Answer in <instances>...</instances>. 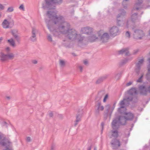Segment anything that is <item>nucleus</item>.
I'll return each instance as SVG.
<instances>
[{"instance_id":"nucleus-1","label":"nucleus","mask_w":150,"mask_h":150,"mask_svg":"<svg viewBox=\"0 0 150 150\" xmlns=\"http://www.w3.org/2000/svg\"><path fill=\"white\" fill-rule=\"evenodd\" d=\"M70 25L68 22L65 21L63 24L55 29L53 33L55 36H58L61 34L67 35V38L71 40H75L77 34L75 30L70 28Z\"/></svg>"},{"instance_id":"nucleus-2","label":"nucleus","mask_w":150,"mask_h":150,"mask_svg":"<svg viewBox=\"0 0 150 150\" xmlns=\"http://www.w3.org/2000/svg\"><path fill=\"white\" fill-rule=\"evenodd\" d=\"M57 14L56 12L54 11H47V15L48 18L53 21L54 24L57 25V26L55 29L62 24L65 21L63 16L60 15L57 16Z\"/></svg>"},{"instance_id":"nucleus-3","label":"nucleus","mask_w":150,"mask_h":150,"mask_svg":"<svg viewBox=\"0 0 150 150\" xmlns=\"http://www.w3.org/2000/svg\"><path fill=\"white\" fill-rule=\"evenodd\" d=\"M45 4H42V8L44 9L46 8H51L52 4L59 5L62 2L63 0H45Z\"/></svg>"},{"instance_id":"nucleus-4","label":"nucleus","mask_w":150,"mask_h":150,"mask_svg":"<svg viewBox=\"0 0 150 150\" xmlns=\"http://www.w3.org/2000/svg\"><path fill=\"white\" fill-rule=\"evenodd\" d=\"M132 29L133 31V37L134 39L137 40H141L145 36V34L142 30L135 29L132 28Z\"/></svg>"},{"instance_id":"nucleus-5","label":"nucleus","mask_w":150,"mask_h":150,"mask_svg":"<svg viewBox=\"0 0 150 150\" xmlns=\"http://www.w3.org/2000/svg\"><path fill=\"white\" fill-rule=\"evenodd\" d=\"M14 57V55L12 53H8L6 54L2 52H0V61L4 62L8 59H12Z\"/></svg>"},{"instance_id":"nucleus-6","label":"nucleus","mask_w":150,"mask_h":150,"mask_svg":"<svg viewBox=\"0 0 150 150\" xmlns=\"http://www.w3.org/2000/svg\"><path fill=\"white\" fill-rule=\"evenodd\" d=\"M1 25L4 28H11L14 25V21L10 17L8 19H5L2 22Z\"/></svg>"},{"instance_id":"nucleus-7","label":"nucleus","mask_w":150,"mask_h":150,"mask_svg":"<svg viewBox=\"0 0 150 150\" xmlns=\"http://www.w3.org/2000/svg\"><path fill=\"white\" fill-rule=\"evenodd\" d=\"M120 13L118 14L117 17V25L120 26L122 23V21L120 19V18H122L125 15L126 12L123 9H120L119 10Z\"/></svg>"},{"instance_id":"nucleus-8","label":"nucleus","mask_w":150,"mask_h":150,"mask_svg":"<svg viewBox=\"0 0 150 150\" xmlns=\"http://www.w3.org/2000/svg\"><path fill=\"white\" fill-rule=\"evenodd\" d=\"M109 32L110 36L114 37L119 35L120 31L119 28L116 26H113L110 28Z\"/></svg>"},{"instance_id":"nucleus-9","label":"nucleus","mask_w":150,"mask_h":150,"mask_svg":"<svg viewBox=\"0 0 150 150\" xmlns=\"http://www.w3.org/2000/svg\"><path fill=\"white\" fill-rule=\"evenodd\" d=\"M111 144L114 149H118V147L120 146L121 145L119 140L116 138L112 140Z\"/></svg>"},{"instance_id":"nucleus-10","label":"nucleus","mask_w":150,"mask_h":150,"mask_svg":"<svg viewBox=\"0 0 150 150\" xmlns=\"http://www.w3.org/2000/svg\"><path fill=\"white\" fill-rule=\"evenodd\" d=\"M38 30L35 28H33L31 32V35L30 38V40L33 42L37 40L36 35L38 33Z\"/></svg>"},{"instance_id":"nucleus-11","label":"nucleus","mask_w":150,"mask_h":150,"mask_svg":"<svg viewBox=\"0 0 150 150\" xmlns=\"http://www.w3.org/2000/svg\"><path fill=\"white\" fill-rule=\"evenodd\" d=\"M126 103V102L125 100L123 99L121 100L119 104L120 105V107L118 109V111L121 113H125V110H126V108L125 106V103Z\"/></svg>"},{"instance_id":"nucleus-12","label":"nucleus","mask_w":150,"mask_h":150,"mask_svg":"<svg viewBox=\"0 0 150 150\" xmlns=\"http://www.w3.org/2000/svg\"><path fill=\"white\" fill-rule=\"evenodd\" d=\"M83 114V111L81 110V111H79V112L76 115V120L74 121V126L76 127L81 120V118L82 117Z\"/></svg>"},{"instance_id":"nucleus-13","label":"nucleus","mask_w":150,"mask_h":150,"mask_svg":"<svg viewBox=\"0 0 150 150\" xmlns=\"http://www.w3.org/2000/svg\"><path fill=\"white\" fill-rule=\"evenodd\" d=\"M120 124L116 118L113 120L112 122L111 126L113 129L117 130L119 128Z\"/></svg>"},{"instance_id":"nucleus-14","label":"nucleus","mask_w":150,"mask_h":150,"mask_svg":"<svg viewBox=\"0 0 150 150\" xmlns=\"http://www.w3.org/2000/svg\"><path fill=\"white\" fill-rule=\"evenodd\" d=\"M101 40L103 42H107L110 38V36L108 33H104L102 35H99Z\"/></svg>"},{"instance_id":"nucleus-15","label":"nucleus","mask_w":150,"mask_h":150,"mask_svg":"<svg viewBox=\"0 0 150 150\" xmlns=\"http://www.w3.org/2000/svg\"><path fill=\"white\" fill-rule=\"evenodd\" d=\"M92 28H91L89 27H86L82 28L81 31L83 33L89 35L92 33Z\"/></svg>"},{"instance_id":"nucleus-16","label":"nucleus","mask_w":150,"mask_h":150,"mask_svg":"<svg viewBox=\"0 0 150 150\" xmlns=\"http://www.w3.org/2000/svg\"><path fill=\"white\" fill-rule=\"evenodd\" d=\"M129 95H131L134 97L136 99H137V92L136 89L135 88H132L129 90L128 91Z\"/></svg>"},{"instance_id":"nucleus-17","label":"nucleus","mask_w":150,"mask_h":150,"mask_svg":"<svg viewBox=\"0 0 150 150\" xmlns=\"http://www.w3.org/2000/svg\"><path fill=\"white\" fill-rule=\"evenodd\" d=\"M135 1L136 3L134 5L133 11L135 10H137L140 8L141 5L143 2V0H135Z\"/></svg>"},{"instance_id":"nucleus-18","label":"nucleus","mask_w":150,"mask_h":150,"mask_svg":"<svg viewBox=\"0 0 150 150\" xmlns=\"http://www.w3.org/2000/svg\"><path fill=\"white\" fill-rule=\"evenodd\" d=\"M10 142L5 138H4L0 141V144L2 146H6V148L8 147V146H10Z\"/></svg>"},{"instance_id":"nucleus-19","label":"nucleus","mask_w":150,"mask_h":150,"mask_svg":"<svg viewBox=\"0 0 150 150\" xmlns=\"http://www.w3.org/2000/svg\"><path fill=\"white\" fill-rule=\"evenodd\" d=\"M139 88L141 94L144 96L147 95L148 91L145 86L141 85L139 87Z\"/></svg>"},{"instance_id":"nucleus-20","label":"nucleus","mask_w":150,"mask_h":150,"mask_svg":"<svg viewBox=\"0 0 150 150\" xmlns=\"http://www.w3.org/2000/svg\"><path fill=\"white\" fill-rule=\"evenodd\" d=\"M117 118L120 124L122 125H125L126 121L127 120L125 117L122 116H120L118 118Z\"/></svg>"},{"instance_id":"nucleus-21","label":"nucleus","mask_w":150,"mask_h":150,"mask_svg":"<svg viewBox=\"0 0 150 150\" xmlns=\"http://www.w3.org/2000/svg\"><path fill=\"white\" fill-rule=\"evenodd\" d=\"M11 33L12 35L13 36L16 40L18 42H19L20 40V38L18 35V31L16 30H11Z\"/></svg>"},{"instance_id":"nucleus-22","label":"nucleus","mask_w":150,"mask_h":150,"mask_svg":"<svg viewBox=\"0 0 150 150\" xmlns=\"http://www.w3.org/2000/svg\"><path fill=\"white\" fill-rule=\"evenodd\" d=\"M108 76V75L106 74L99 77L96 81V84H98L102 83L107 78Z\"/></svg>"},{"instance_id":"nucleus-23","label":"nucleus","mask_w":150,"mask_h":150,"mask_svg":"<svg viewBox=\"0 0 150 150\" xmlns=\"http://www.w3.org/2000/svg\"><path fill=\"white\" fill-rule=\"evenodd\" d=\"M121 113L126 115V116L125 117L127 120H132L134 117V115L133 114L130 112L127 113L126 110H125V113Z\"/></svg>"},{"instance_id":"nucleus-24","label":"nucleus","mask_w":150,"mask_h":150,"mask_svg":"<svg viewBox=\"0 0 150 150\" xmlns=\"http://www.w3.org/2000/svg\"><path fill=\"white\" fill-rule=\"evenodd\" d=\"M96 106L97 107V109L96 110V112L98 113L100 110L103 111L104 109L103 106H101L100 101H98L96 103Z\"/></svg>"},{"instance_id":"nucleus-25","label":"nucleus","mask_w":150,"mask_h":150,"mask_svg":"<svg viewBox=\"0 0 150 150\" xmlns=\"http://www.w3.org/2000/svg\"><path fill=\"white\" fill-rule=\"evenodd\" d=\"M133 99H136L134 97L130 95L126 96L124 100H125L126 102V103L129 104L130 101H132Z\"/></svg>"},{"instance_id":"nucleus-26","label":"nucleus","mask_w":150,"mask_h":150,"mask_svg":"<svg viewBox=\"0 0 150 150\" xmlns=\"http://www.w3.org/2000/svg\"><path fill=\"white\" fill-rule=\"evenodd\" d=\"M128 50L129 48H128L122 49L119 51V53L120 54H122L123 53H125L126 55H129V52L128 51Z\"/></svg>"},{"instance_id":"nucleus-27","label":"nucleus","mask_w":150,"mask_h":150,"mask_svg":"<svg viewBox=\"0 0 150 150\" xmlns=\"http://www.w3.org/2000/svg\"><path fill=\"white\" fill-rule=\"evenodd\" d=\"M85 39V37L82 36L80 34H77L76 39L78 40L79 43H82Z\"/></svg>"},{"instance_id":"nucleus-28","label":"nucleus","mask_w":150,"mask_h":150,"mask_svg":"<svg viewBox=\"0 0 150 150\" xmlns=\"http://www.w3.org/2000/svg\"><path fill=\"white\" fill-rule=\"evenodd\" d=\"M112 136L116 139L118 136V132L117 130L113 129L111 131Z\"/></svg>"},{"instance_id":"nucleus-29","label":"nucleus","mask_w":150,"mask_h":150,"mask_svg":"<svg viewBox=\"0 0 150 150\" xmlns=\"http://www.w3.org/2000/svg\"><path fill=\"white\" fill-rule=\"evenodd\" d=\"M132 59V57H129L128 58H125L122 60L120 62V64L121 65H123L126 63L128 61H131Z\"/></svg>"},{"instance_id":"nucleus-30","label":"nucleus","mask_w":150,"mask_h":150,"mask_svg":"<svg viewBox=\"0 0 150 150\" xmlns=\"http://www.w3.org/2000/svg\"><path fill=\"white\" fill-rule=\"evenodd\" d=\"M98 38L94 35L89 36L88 37V41L91 42L95 41Z\"/></svg>"},{"instance_id":"nucleus-31","label":"nucleus","mask_w":150,"mask_h":150,"mask_svg":"<svg viewBox=\"0 0 150 150\" xmlns=\"http://www.w3.org/2000/svg\"><path fill=\"white\" fill-rule=\"evenodd\" d=\"M137 13H135L132 14L131 16V19L133 22H135L136 20H137Z\"/></svg>"},{"instance_id":"nucleus-32","label":"nucleus","mask_w":150,"mask_h":150,"mask_svg":"<svg viewBox=\"0 0 150 150\" xmlns=\"http://www.w3.org/2000/svg\"><path fill=\"white\" fill-rule=\"evenodd\" d=\"M7 41L11 46L13 47L16 46L15 42L12 38L8 40Z\"/></svg>"},{"instance_id":"nucleus-33","label":"nucleus","mask_w":150,"mask_h":150,"mask_svg":"<svg viewBox=\"0 0 150 150\" xmlns=\"http://www.w3.org/2000/svg\"><path fill=\"white\" fill-rule=\"evenodd\" d=\"M129 0H123L122 3V6L125 9L127 8Z\"/></svg>"},{"instance_id":"nucleus-34","label":"nucleus","mask_w":150,"mask_h":150,"mask_svg":"<svg viewBox=\"0 0 150 150\" xmlns=\"http://www.w3.org/2000/svg\"><path fill=\"white\" fill-rule=\"evenodd\" d=\"M122 72H119L115 74L114 76L115 79L116 80H119L121 77Z\"/></svg>"},{"instance_id":"nucleus-35","label":"nucleus","mask_w":150,"mask_h":150,"mask_svg":"<svg viewBox=\"0 0 150 150\" xmlns=\"http://www.w3.org/2000/svg\"><path fill=\"white\" fill-rule=\"evenodd\" d=\"M144 60L143 59H140L136 64V67H139L141 68V67L143 63L144 62Z\"/></svg>"},{"instance_id":"nucleus-36","label":"nucleus","mask_w":150,"mask_h":150,"mask_svg":"<svg viewBox=\"0 0 150 150\" xmlns=\"http://www.w3.org/2000/svg\"><path fill=\"white\" fill-rule=\"evenodd\" d=\"M110 106L109 105H107L105 106V110L104 112V113L106 116H107L108 115V114L109 112V110L110 109Z\"/></svg>"},{"instance_id":"nucleus-37","label":"nucleus","mask_w":150,"mask_h":150,"mask_svg":"<svg viewBox=\"0 0 150 150\" xmlns=\"http://www.w3.org/2000/svg\"><path fill=\"white\" fill-rule=\"evenodd\" d=\"M50 21V20H45V22L47 24V27L48 28L50 31H51L52 30L51 29V27L50 25H49V23Z\"/></svg>"},{"instance_id":"nucleus-38","label":"nucleus","mask_w":150,"mask_h":150,"mask_svg":"<svg viewBox=\"0 0 150 150\" xmlns=\"http://www.w3.org/2000/svg\"><path fill=\"white\" fill-rule=\"evenodd\" d=\"M144 76L143 74H141V76L137 80V82L138 83H142V79L143 78Z\"/></svg>"},{"instance_id":"nucleus-39","label":"nucleus","mask_w":150,"mask_h":150,"mask_svg":"<svg viewBox=\"0 0 150 150\" xmlns=\"http://www.w3.org/2000/svg\"><path fill=\"white\" fill-rule=\"evenodd\" d=\"M104 94L105 92L104 91H100L98 93V95L100 97L102 98L104 95Z\"/></svg>"},{"instance_id":"nucleus-40","label":"nucleus","mask_w":150,"mask_h":150,"mask_svg":"<svg viewBox=\"0 0 150 150\" xmlns=\"http://www.w3.org/2000/svg\"><path fill=\"white\" fill-rule=\"evenodd\" d=\"M59 64L61 67H64L65 65V63L64 60L60 59L59 60Z\"/></svg>"},{"instance_id":"nucleus-41","label":"nucleus","mask_w":150,"mask_h":150,"mask_svg":"<svg viewBox=\"0 0 150 150\" xmlns=\"http://www.w3.org/2000/svg\"><path fill=\"white\" fill-rule=\"evenodd\" d=\"M14 8L12 6H10L9 7L7 11L6 12H13L14 11Z\"/></svg>"},{"instance_id":"nucleus-42","label":"nucleus","mask_w":150,"mask_h":150,"mask_svg":"<svg viewBox=\"0 0 150 150\" xmlns=\"http://www.w3.org/2000/svg\"><path fill=\"white\" fill-rule=\"evenodd\" d=\"M47 38L49 41L50 42H53L51 35L50 34L48 35L47 36Z\"/></svg>"},{"instance_id":"nucleus-43","label":"nucleus","mask_w":150,"mask_h":150,"mask_svg":"<svg viewBox=\"0 0 150 150\" xmlns=\"http://www.w3.org/2000/svg\"><path fill=\"white\" fill-rule=\"evenodd\" d=\"M56 149L55 144L54 143H52L51 146L50 150H55Z\"/></svg>"},{"instance_id":"nucleus-44","label":"nucleus","mask_w":150,"mask_h":150,"mask_svg":"<svg viewBox=\"0 0 150 150\" xmlns=\"http://www.w3.org/2000/svg\"><path fill=\"white\" fill-rule=\"evenodd\" d=\"M19 8L21 10L23 11H25V8L24 7V6L23 4H22L19 6Z\"/></svg>"},{"instance_id":"nucleus-45","label":"nucleus","mask_w":150,"mask_h":150,"mask_svg":"<svg viewBox=\"0 0 150 150\" xmlns=\"http://www.w3.org/2000/svg\"><path fill=\"white\" fill-rule=\"evenodd\" d=\"M101 98L98 95H97L96 98V103H97L98 101H100V100Z\"/></svg>"},{"instance_id":"nucleus-46","label":"nucleus","mask_w":150,"mask_h":150,"mask_svg":"<svg viewBox=\"0 0 150 150\" xmlns=\"http://www.w3.org/2000/svg\"><path fill=\"white\" fill-rule=\"evenodd\" d=\"M125 35L126 36L127 38H130V33L129 31H127L125 33Z\"/></svg>"},{"instance_id":"nucleus-47","label":"nucleus","mask_w":150,"mask_h":150,"mask_svg":"<svg viewBox=\"0 0 150 150\" xmlns=\"http://www.w3.org/2000/svg\"><path fill=\"white\" fill-rule=\"evenodd\" d=\"M140 69L141 68L140 67L139 68V67H137L136 69V72L138 74H139Z\"/></svg>"},{"instance_id":"nucleus-48","label":"nucleus","mask_w":150,"mask_h":150,"mask_svg":"<svg viewBox=\"0 0 150 150\" xmlns=\"http://www.w3.org/2000/svg\"><path fill=\"white\" fill-rule=\"evenodd\" d=\"M5 8V7L3 5L0 4V10H3Z\"/></svg>"},{"instance_id":"nucleus-49","label":"nucleus","mask_w":150,"mask_h":150,"mask_svg":"<svg viewBox=\"0 0 150 150\" xmlns=\"http://www.w3.org/2000/svg\"><path fill=\"white\" fill-rule=\"evenodd\" d=\"M108 95L107 94H106L104 98V99L103 100V102H105L106 101V99L108 98Z\"/></svg>"},{"instance_id":"nucleus-50","label":"nucleus","mask_w":150,"mask_h":150,"mask_svg":"<svg viewBox=\"0 0 150 150\" xmlns=\"http://www.w3.org/2000/svg\"><path fill=\"white\" fill-rule=\"evenodd\" d=\"M104 123L103 122H102L101 123V127L102 128V129L101 130V133H102L103 130V127H104Z\"/></svg>"},{"instance_id":"nucleus-51","label":"nucleus","mask_w":150,"mask_h":150,"mask_svg":"<svg viewBox=\"0 0 150 150\" xmlns=\"http://www.w3.org/2000/svg\"><path fill=\"white\" fill-rule=\"evenodd\" d=\"M139 51L138 50H134L133 51V54H137V53Z\"/></svg>"},{"instance_id":"nucleus-52","label":"nucleus","mask_w":150,"mask_h":150,"mask_svg":"<svg viewBox=\"0 0 150 150\" xmlns=\"http://www.w3.org/2000/svg\"><path fill=\"white\" fill-rule=\"evenodd\" d=\"M6 50L7 53H8L10 51V49L9 47H8L6 48Z\"/></svg>"},{"instance_id":"nucleus-53","label":"nucleus","mask_w":150,"mask_h":150,"mask_svg":"<svg viewBox=\"0 0 150 150\" xmlns=\"http://www.w3.org/2000/svg\"><path fill=\"white\" fill-rule=\"evenodd\" d=\"M31 138L30 137H27L26 141L28 142H30L31 141Z\"/></svg>"},{"instance_id":"nucleus-54","label":"nucleus","mask_w":150,"mask_h":150,"mask_svg":"<svg viewBox=\"0 0 150 150\" xmlns=\"http://www.w3.org/2000/svg\"><path fill=\"white\" fill-rule=\"evenodd\" d=\"M32 62L34 64H36L38 62L36 60H33L32 61Z\"/></svg>"},{"instance_id":"nucleus-55","label":"nucleus","mask_w":150,"mask_h":150,"mask_svg":"<svg viewBox=\"0 0 150 150\" xmlns=\"http://www.w3.org/2000/svg\"><path fill=\"white\" fill-rule=\"evenodd\" d=\"M132 83V82L129 81L128 83H127L126 85L127 86H129L131 85Z\"/></svg>"},{"instance_id":"nucleus-56","label":"nucleus","mask_w":150,"mask_h":150,"mask_svg":"<svg viewBox=\"0 0 150 150\" xmlns=\"http://www.w3.org/2000/svg\"><path fill=\"white\" fill-rule=\"evenodd\" d=\"M79 67L80 70V71L82 72L83 70V67L81 66H79Z\"/></svg>"},{"instance_id":"nucleus-57","label":"nucleus","mask_w":150,"mask_h":150,"mask_svg":"<svg viewBox=\"0 0 150 150\" xmlns=\"http://www.w3.org/2000/svg\"><path fill=\"white\" fill-rule=\"evenodd\" d=\"M49 115L50 117H53V113L51 112L49 113Z\"/></svg>"},{"instance_id":"nucleus-58","label":"nucleus","mask_w":150,"mask_h":150,"mask_svg":"<svg viewBox=\"0 0 150 150\" xmlns=\"http://www.w3.org/2000/svg\"><path fill=\"white\" fill-rule=\"evenodd\" d=\"M6 98L8 100H9L11 99V97L10 96H6Z\"/></svg>"},{"instance_id":"nucleus-59","label":"nucleus","mask_w":150,"mask_h":150,"mask_svg":"<svg viewBox=\"0 0 150 150\" xmlns=\"http://www.w3.org/2000/svg\"><path fill=\"white\" fill-rule=\"evenodd\" d=\"M83 63L85 65H86L88 64V62L86 60H85L83 62Z\"/></svg>"},{"instance_id":"nucleus-60","label":"nucleus","mask_w":150,"mask_h":150,"mask_svg":"<svg viewBox=\"0 0 150 150\" xmlns=\"http://www.w3.org/2000/svg\"><path fill=\"white\" fill-rule=\"evenodd\" d=\"M147 91L150 93V85L148 87L147 89Z\"/></svg>"},{"instance_id":"nucleus-61","label":"nucleus","mask_w":150,"mask_h":150,"mask_svg":"<svg viewBox=\"0 0 150 150\" xmlns=\"http://www.w3.org/2000/svg\"><path fill=\"white\" fill-rule=\"evenodd\" d=\"M7 124V123L5 122H3V125L4 126L6 125Z\"/></svg>"},{"instance_id":"nucleus-62","label":"nucleus","mask_w":150,"mask_h":150,"mask_svg":"<svg viewBox=\"0 0 150 150\" xmlns=\"http://www.w3.org/2000/svg\"><path fill=\"white\" fill-rule=\"evenodd\" d=\"M91 146H89L88 147L87 150H91Z\"/></svg>"},{"instance_id":"nucleus-63","label":"nucleus","mask_w":150,"mask_h":150,"mask_svg":"<svg viewBox=\"0 0 150 150\" xmlns=\"http://www.w3.org/2000/svg\"><path fill=\"white\" fill-rule=\"evenodd\" d=\"M5 150H12L11 149H9L8 147H6V149H5Z\"/></svg>"},{"instance_id":"nucleus-64","label":"nucleus","mask_w":150,"mask_h":150,"mask_svg":"<svg viewBox=\"0 0 150 150\" xmlns=\"http://www.w3.org/2000/svg\"><path fill=\"white\" fill-rule=\"evenodd\" d=\"M128 25H129V24H128V21H127V27L128 28Z\"/></svg>"}]
</instances>
